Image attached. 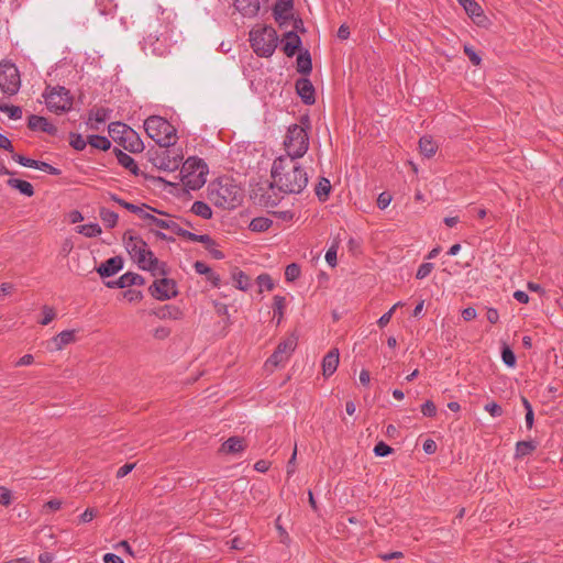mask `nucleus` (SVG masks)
Returning <instances> with one entry per match:
<instances>
[{"mask_svg":"<svg viewBox=\"0 0 563 563\" xmlns=\"http://www.w3.org/2000/svg\"><path fill=\"white\" fill-rule=\"evenodd\" d=\"M272 178L279 190L286 194H299L308 184L306 170L298 158L291 156H279L274 161Z\"/></svg>","mask_w":563,"mask_h":563,"instance_id":"1","label":"nucleus"},{"mask_svg":"<svg viewBox=\"0 0 563 563\" xmlns=\"http://www.w3.org/2000/svg\"><path fill=\"white\" fill-rule=\"evenodd\" d=\"M242 188L229 177H220L208 186V200L216 208L233 210L243 200Z\"/></svg>","mask_w":563,"mask_h":563,"instance_id":"2","label":"nucleus"},{"mask_svg":"<svg viewBox=\"0 0 563 563\" xmlns=\"http://www.w3.org/2000/svg\"><path fill=\"white\" fill-rule=\"evenodd\" d=\"M144 129L148 137L159 146L169 147L177 142V130L166 119L159 115L148 117L144 121Z\"/></svg>","mask_w":563,"mask_h":563,"instance_id":"3","label":"nucleus"},{"mask_svg":"<svg viewBox=\"0 0 563 563\" xmlns=\"http://www.w3.org/2000/svg\"><path fill=\"white\" fill-rule=\"evenodd\" d=\"M125 249L130 256L137 263L139 267L144 271L154 272L159 262L154 256L153 252L147 247V244L139 236L124 235Z\"/></svg>","mask_w":563,"mask_h":563,"instance_id":"4","label":"nucleus"},{"mask_svg":"<svg viewBox=\"0 0 563 563\" xmlns=\"http://www.w3.org/2000/svg\"><path fill=\"white\" fill-rule=\"evenodd\" d=\"M250 42L257 56L269 57L277 47L278 35L273 26H263L251 31Z\"/></svg>","mask_w":563,"mask_h":563,"instance_id":"5","label":"nucleus"},{"mask_svg":"<svg viewBox=\"0 0 563 563\" xmlns=\"http://www.w3.org/2000/svg\"><path fill=\"white\" fill-rule=\"evenodd\" d=\"M180 173L184 186L191 190H197L206 184L208 166L201 158L188 157L183 163Z\"/></svg>","mask_w":563,"mask_h":563,"instance_id":"6","label":"nucleus"},{"mask_svg":"<svg viewBox=\"0 0 563 563\" xmlns=\"http://www.w3.org/2000/svg\"><path fill=\"white\" fill-rule=\"evenodd\" d=\"M284 146L286 150L285 156L302 157L309 148L307 130L299 124L290 125L284 140Z\"/></svg>","mask_w":563,"mask_h":563,"instance_id":"7","label":"nucleus"},{"mask_svg":"<svg viewBox=\"0 0 563 563\" xmlns=\"http://www.w3.org/2000/svg\"><path fill=\"white\" fill-rule=\"evenodd\" d=\"M146 227L161 240L174 241L172 234L179 235L181 227L173 219H157L153 213H142Z\"/></svg>","mask_w":563,"mask_h":563,"instance_id":"8","label":"nucleus"},{"mask_svg":"<svg viewBox=\"0 0 563 563\" xmlns=\"http://www.w3.org/2000/svg\"><path fill=\"white\" fill-rule=\"evenodd\" d=\"M46 107L55 113L66 112L71 109L73 98L65 87H47L43 93Z\"/></svg>","mask_w":563,"mask_h":563,"instance_id":"9","label":"nucleus"},{"mask_svg":"<svg viewBox=\"0 0 563 563\" xmlns=\"http://www.w3.org/2000/svg\"><path fill=\"white\" fill-rule=\"evenodd\" d=\"M20 87L21 77L18 67L10 62L0 63V90L8 96H14Z\"/></svg>","mask_w":563,"mask_h":563,"instance_id":"10","label":"nucleus"},{"mask_svg":"<svg viewBox=\"0 0 563 563\" xmlns=\"http://www.w3.org/2000/svg\"><path fill=\"white\" fill-rule=\"evenodd\" d=\"M297 336L289 335L277 345L274 353L267 358L266 365L277 367L286 363L297 346Z\"/></svg>","mask_w":563,"mask_h":563,"instance_id":"11","label":"nucleus"},{"mask_svg":"<svg viewBox=\"0 0 563 563\" xmlns=\"http://www.w3.org/2000/svg\"><path fill=\"white\" fill-rule=\"evenodd\" d=\"M148 290L155 299L162 301L174 298L178 294L177 284L170 278L155 280Z\"/></svg>","mask_w":563,"mask_h":563,"instance_id":"12","label":"nucleus"},{"mask_svg":"<svg viewBox=\"0 0 563 563\" xmlns=\"http://www.w3.org/2000/svg\"><path fill=\"white\" fill-rule=\"evenodd\" d=\"M296 91L305 104H313L316 102L314 87L308 78H299L296 81Z\"/></svg>","mask_w":563,"mask_h":563,"instance_id":"13","label":"nucleus"},{"mask_svg":"<svg viewBox=\"0 0 563 563\" xmlns=\"http://www.w3.org/2000/svg\"><path fill=\"white\" fill-rule=\"evenodd\" d=\"M27 128L32 131H41L49 135L57 134V128L54 124H52L46 118L36 114L29 117Z\"/></svg>","mask_w":563,"mask_h":563,"instance_id":"14","label":"nucleus"},{"mask_svg":"<svg viewBox=\"0 0 563 563\" xmlns=\"http://www.w3.org/2000/svg\"><path fill=\"white\" fill-rule=\"evenodd\" d=\"M111 110L108 108L99 107L89 111L87 125L90 130L98 131L99 125L104 123L110 118Z\"/></svg>","mask_w":563,"mask_h":563,"instance_id":"15","label":"nucleus"},{"mask_svg":"<svg viewBox=\"0 0 563 563\" xmlns=\"http://www.w3.org/2000/svg\"><path fill=\"white\" fill-rule=\"evenodd\" d=\"M123 268V260L120 256H113L104 261L97 272L101 277H111Z\"/></svg>","mask_w":563,"mask_h":563,"instance_id":"16","label":"nucleus"},{"mask_svg":"<svg viewBox=\"0 0 563 563\" xmlns=\"http://www.w3.org/2000/svg\"><path fill=\"white\" fill-rule=\"evenodd\" d=\"M172 151L166 150L163 155L156 157L155 165L165 170H175L183 162V156L175 154L170 156Z\"/></svg>","mask_w":563,"mask_h":563,"instance_id":"17","label":"nucleus"},{"mask_svg":"<svg viewBox=\"0 0 563 563\" xmlns=\"http://www.w3.org/2000/svg\"><path fill=\"white\" fill-rule=\"evenodd\" d=\"M340 353L338 349L330 350L322 360V374L324 377L333 375L339 366Z\"/></svg>","mask_w":563,"mask_h":563,"instance_id":"18","label":"nucleus"},{"mask_svg":"<svg viewBox=\"0 0 563 563\" xmlns=\"http://www.w3.org/2000/svg\"><path fill=\"white\" fill-rule=\"evenodd\" d=\"M120 144L131 153H141L144 150L143 141L140 139L139 134L131 128Z\"/></svg>","mask_w":563,"mask_h":563,"instance_id":"19","label":"nucleus"},{"mask_svg":"<svg viewBox=\"0 0 563 563\" xmlns=\"http://www.w3.org/2000/svg\"><path fill=\"white\" fill-rule=\"evenodd\" d=\"M301 46V38L299 35L289 31L285 34V41L283 43V52L287 57H292Z\"/></svg>","mask_w":563,"mask_h":563,"instance_id":"20","label":"nucleus"},{"mask_svg":"<svg viewBox=\"0 0 563 563\" xmlns=\"http://www.w3.org/2000/svg\"><path fill=\"white\" fill-rule=\"evenodd\" d=\"M234 7L243 16L253 18L260 11V0H234Z\"/></svg>","mask_w":563,"mask_h":563,"instance_id":"21","label":"nucleus"},{"mask_svg":"<svg viewBox=\"0 0 563 563\" xmlns=\"http://www.w3.org/2000/svg\"><path fill=\"white\" fill-rule=\"evenodd\" d=\"M245 448L243 438L231 437L222 443L220 451L225 454H238L243 452Z\"/></svg>","mask_w":563,"mask_h":563,"instance_id":"22","label":"nucleus"},{"mask_svg":"<svg viewBox=\"0 0 563 563\" xmlns=\"http://www.w3.org/2000/svg\"><path fill=\"white\" fill-rule=\"evenodd\" d=\"M195 272L199 275H205L207 280L211 283L213 287H219L221 278L219 274L213 272L206 263L197 261L194 264Z\"/></svg>","mask_w":563,"mask_h":563,"instance_id":"23","label":"nucleus"},{"mask_svg":"<svg viewBox=\"0 0 563 563\" xmlns=\"http://www.w3.org/2000/svg\"><path fill=\"white\" fill-rule=\"evenodd\" d=\"M144 283L145 280L141 275L128 272L115 280V286L117 288H126L134 285L140 286L143 285Z\"/></svg>","mask_w":563,"mask_h":563,"instance_id":"24","label":"nucleus"},{"mask_svg":"<svg viewBox=\"0 0 563 563\" xmlns=\"http://www.w3.org/2000/svg\"><path fill=\"white\" fill-rule=\"evenodd\" d=\"M459 3L464 8L465 12L476 23H481V19L484 18L483 10L475 0H457Z\"/></svg>","mask_w":563,"mask_h":563,"instance_id":"25","label":"nucleus"},{"mask_svg":"<svg viewBox=\"0 0 563 563\" xmlns=\"http://www.w3.org/2000/svg\"><path fill=\"white\" fill-rule=\"evenodd\" d=\"M538 446V442L533 440L518 441L515 449V459L521 460L525 456L532 454Z\"/></svg>","mask_w":563,"mask_h":563,"instance_id":"26","label":"nucleus"},{"mask_svg":"<svg viewBox=\"0 0 563 563\" xmlns=\"http://www.w3.org/2000/svg\"><path fill=\"white\" fill-rule=\"evenodd\" d=\"M438 147L437 142L431 136L424 135L419 140L420 153L427 158L432 157L437 153Z\"/></svg>","mask_w":563,"mask_h":563,"instance_id":"27","label":"nucleus"},{"mask_svg":"<svg viewBox=\"0 0 563 563\" xmlns=\"http://www.w3.org/2000/svg\"><path fill=\"white\" fill-rule=\"evenodd\" d=\"M75 341V330H64L52 339L54 349L60 351L64 346Z\"/></svg>","mask_w":563,"mask_h":563,"instance_id":"28","label":"nucleus"},{"mask_svg":"<svg viewBox=\"0 0 563 563\" xmlns=\"http://www.w3.org/2000/svg\"><path fill=\"white\" fill-rule=\"evenodd\" d=\"M117 159L122 167L129 169L133 175H140V169L136 162L129 154L118 150Z\"/></svg>","mask_w":563,"mask_h":563,"instance_id":"29","label":"nucleus"},{"mask_svg":"<svg viewBox=\"0 0 563 563\" xmlns=\"http://www.w3.org/2000/svg\"><path fill=\"white\" fill-rule=\"evenodd\" d=\"M130 130V126L122 122H112L108 126L109 135L115 141V142H122L123 137Z\"/></svg>","mask_w":563,"mask_h":563,"instance_id":"30","label":"nucleus"},{"mask_svg":"<svg viewBox=\"0 0 563 563\" xmlns=\"http://www.w3.org/2000/svg\"><path fill=\"white\" fill-rule=\"evenodd\" d=\"M7 184L9 187L19 190L22 195L27 197H31L34 194L32 184L26 180L10 178L8 179Z\"/></svg>","mask_w":563,"mask_h":563,"instance_id":"31","label":"nucleus"},{"mask_svg":"<svg viewBox=\"0 0 563 563\" xmlns=\"http://www.w3.org/2000/svg\"><path fill=\"white\" fill-rule=\"evenodd\" d=\"M155 314L161 319L172 320H179L183 317L181 310L178 307L172 305H166L165 307L157 310Z\"/></svg>","mask_w":563,"mask_h":563,"instance_id":"32","label":"nucleus"},{"mask_svg":"<svg viewBox=\"0 0 563 563\" xmlns=\"http://www.w3.org/2000/svg\"><path fill=\"white\" fill-rule=\"evenodd\" d=\"M291 9L292 0H277L273 9L275 19H287Z\"/></svg>","mask_w":563,"mask_h":563,"instance_id":"33","label":"nucleus"},{"mask_svg":"<svg viewBox=\"0 0 563 563\" xmlns=\"http://www.w3.org/2000/svg\"><path fill=\"white\" fill-rule=\"evenodd\" d=\"M297 70L300 74L308 75L312 70L311 57L308 51L297 57Z\"/></svg>","mask_w":563,"mask_h":563,"instance_id":"34","label":"nucleus"},{"mask_svg":"<svg viewBox=\"0 0 563 563\" xmlns=\"http://www.w3.org/2000/svg\"><path fill=\"white\" fill-rule=\"evenodd\" d=\"M286 307V298L284 296L276 295L273 298V311L276 323L279 324L284 318V309Z\"/></svg>","mask_w":563,"mask_h":563,"instance_id":"35","label":"nucleus"},{"mask_svg":"<svg viewBox=\"0 0 563 563\" xmlns=\"http://www.w3.org/2000/svg\"><path fill=\"white\" fill-rule=\"evenodd\" d=\"M273 224V221L266 217H257L254 218L250 222V230L253 232H264L267 231Z\"/></svg>","mask_w":563,"mask_h":563,"instance_id":"36","label":"nucleus"},{"mask_svg":"<svg viewBox=\"0 0 563 563\" xmlns=\"http://www.w3.org/2000/svg\"><path fill=\"white\" fill-rule=\"evenodd\" d=\"M76 231L79 234H82L87 238H95L101 234L102 230L98 223H88L81 224L76 228Z\"/></svg>","mask_w":563,"mask_h":563,"instance_id":"37","label":"nucleus"},{"mask_svg":"<svg viewBox=\"0 0 563 563\" xmlns=\"http://www.w3.org/2000/svg\"><path fill=\"white\" fill-rule=\"evenodd\" d=\"M88 144L93 148L108 151L111 146V142L102 135H90L88 136Z\"/></svg>","mask_w":563,"mask_h":563,"instance_id":"38","label":"nucleus"},{"mask_svg":"<svg viewBox=\"0 0 563 563\" xmlns=\"http://www.w3.org/2000/svg\"><path fill=\"white\" fill-rule=\"evenodd\" d=\"M235 287L242 291H246L251 286L250 277L242 271L233 273Z\"/></svg>","mask_w":563,"mask_h":563,"instance_id":"39","label":"nucleus"},{"mask_svg":"<svg viewBox=\"0 0 563 563\" xmlns=\"http://www.w3.org/2000/svg\"><path fill=\"white\" fill-rule=\"evenodd\" d=\"M331 191L330 180L327 178H321L316 187V195L319 200H325Z\"/></svg>","mask_w":563,"mask_h":563,"instance_id":"40","label":"nucleus"},{"mask_svg":"<svg viewBox=\"0 0 563 563\" xmlns=\"http://www.w3.org/2000/svg\"><path fill=\"white\" fill-rule=\"evenodd\" d=\"M0 111L5 113L11 120H19L22 118V109L13 104H0Z\"/></svg>","mask_w":563,"mask_h":563,"instance_id":"41","label":"nucleus"},{"mask_svg":"<svg viewBox=\"0 0 563 563\" xmlns=\"http://www.w3.org/2000/svg\"><path fill=\"white\" fill-rule=\"evenodd\" d=\"M521 401H522V405H523V407L526 409V417H525L526 427H527L528 430H530V429H532L533 423H534L533 409H532V406H531L530 401L526 397H522Z\"/></svg>","mask_w":563,"mask_h":563,"instance_id":"42","label":"nucleus"},{"mask_svg":"<svg viewBox=\"0 0 563 563\" xmlns=\"http://www.w3.org/2000/svg\"><path fill=\"white\" fill-rule=\"evenodd\" d=\"M501 360L508 367L516 366V355L507 344L501 347Z\"/></svg>","mask_w":563,"mask_h":563,"instance_id":"43","label":"nucleus"},{"mask_svg":"<svg viewBox=\"0 0 563 563\" xmlns=\"http://www.w3.org/2000/svg\"><path fill=\"white\" fill-rule=\"evenodd\" d=\"M301 269L300 266L296 263H291L286 266L285 269V278L287 282H295L300 277Z\"/></svg>","mask_w":563,"mask_h":563,"instance_id":"44","label":"nucleus"},{"mask_svg":"<svg viewBox=\"0 0 563 563\" xmlns=\"http://www.w3.org/2000/svg\"><path fill=\"white\" fill-rule=\"evenodd\" d=\"M69 143L76 151H82L86 148L88 140L86 141L81 134L70 133Z\"/></svg>","mask_w":563,"mask_h":563,"instance_id":"45","label":"nucleus"},{"mask_svg":"<svg viewBox=\"0 0 563 563\" xmlns=\"http://www.w3.org/2000/svg\"><path fill=\"white\" fill-rule=\"evenodd\" d=\"M256 282H257L261 290H263V289L273 290V288L275 286L272 277L268 274L258 275L256 278Z\"/></svg>","mask_w":563,"mask_h":563,"instance_id":"46","label":"nucleus"},{"mask_svg":"<svg viewBox=\"0 0 563 563\" xmlns=\"http://www.w3.org/2000/svg\"><path fill=\"white\" fill-rule=\"evenodd\" d=\"M401 305H402V303H401L400 301H399V302H396V303H395V305H394V306H393V307H391L387 312H385V313H384V314H383V316L377 320V324H378V327H379V328H385V327L389 323V321H390V319H391L393 313L395 312V310H396L399 306H401Z\"/></svg>","mask_w":563,"mask_h":563,"instance_id":"47","label":"nucleus"},{"mask_svg":"<svg viewBox=\"0 0 563 563\" xmlns=\"http://www.w3.org/2000/svg\"><path fill=\"white\" fill-rule=\"evenodd\" d=\"M12 159L24 167L34 168V166H37L36 159L27 158L21 154L12 153Z\"/></svg>","mask_w":563,"mask_h":563,"instance_id":"48","label":"nucleus"},{"mask_svg":"<svg viewBox=\"0 0 563 563\" xmlns=\"http://www.w3.org/2000/svg\"><path fill=\"white\" fill-rule=\"evenodd\" d=\"M273 187L268 188L260 198V202L265 207H274L277 205V197L272 198Z\"/></svg>","mask_w":563,"mask_h":563,"instance_id":"49","label":"nucleus"},{"mask_svg":"<svg viewBox=\"0 0 563 563\" xmlns=\"http://www.w3.org/2000/svg\"><path fill=\"white\" fill-rule=\"evenodd\" d=\"M393 449L383 441H379L374 448V454L379 457L389 455Z\"/></svg>","mask_w":563,"mask_h":563,"instance_id":"50","label":"nucleus"},{"mask_svg":"<svg viewBox=\"0 0 563 563\" xmlns=\"http://www.w3.org/2000/svg\"><path fill=\"white\" fill-rule=\"evenodd\" d=\"M484 409L494 418L500 417L504 413L501 406L495 401L486 404Z\"/></svg>","mask_w":563,"mask_h":563,"instance_id":"51","label":"nucleus"},{"mask_svg":"<svg viewBox=\"0 0 563 563\" xmlns=\"http://www.w3.org/2000/svg\"><path fill=\"white\" fill-rule=\"evenodd\" d=\"M433 264L432 263H423L421 264L418 269H417V273H416V278L417 279H424L426 277H428L432 269H433Z\"/></svg>","mask_w":563,"mask_h":563,"instance_id":"52","label":"nucleus"},{"mask_svg":"<svg viewBox=\"0 0 563 563\" xmlns=\"http://www.w3.org/2000/svg\"><path fill=\"white\" fill-rule=\"evenodd\" d=\"M42 311H43V319L40 321V323L42 325H47L54 320V318L56 316L55 310L52 307L44 306L42 308Z\"/></svg>","mask_w":563,"mask_h":563,"instance_id":"53","label":"nucleus"},{"mask_svg":"<svg viewBox=\"0 0 563 563\" xmlns=\"http://www.w3.org/2000/svg\"><path fill=\"white\" fill-rule=\"evenodd\" d=\"M35 169H40L42 172H45L49 175L57 176L60 174V170L54 166H52L48 163L37 161V166H34Z\"/></svg>","mask_w":563,"mask_h":563,"instance_id":"54","label":"nucleus"},{"mask_svg":"<svg viewBox=\"0 0 563 563\" xmlns=\"http://www.w3.org/2000/svg\"><path fill=\"white\" fill-rule=\"evenodd\" d=\"M464 53L473 65L478 66L481 64L482 58L472 46L464 45Z\"/></svg>","mask_w":563,"mask_h":563,"instance_id":"55","label":"nucleus"},{"mask_svg":"<svg viewBox=\"0 0 563 563\" xmlns=\"http://www.w3.org/2000/svg\"><path fill=\"white\" fill-rule=\"evenodd\" d=\"M421 412L424 417H434L437 407L432 400H427L421 405Z\"/></svg>","mask_w":563,"mask_h":563,"instance_id":"56","label":"nucleus"},{"mask_svg":"<svg viewBox=\"0 0 563 563\" xmlns=\"http://www.w3.org/2000/svg\"><path fill=\"white\" fill-rule=\"evenodd\" d=\"M102 221L107 228L112 229L117 225L119 220V213H101Z\"/></svg>","mask_w":563,"mask_h":563,"instance_id":"57","label":"nucleus"},{"mask_svg":"<svg viewBox=\"0 0 563 563\" xmlns=\"http://www.w3.org/2000/svg\"><path fill=\"white\" fill-rule=\"evenodd\" d=\"M12 503V493L4 486H0V505L9 506Z\"/></svg>","mask_w":563,"mask_h":563,"instance_id":"58","label":"nucleus"},{"mask_svg":"<svg viewBox=\"0 0 563 563\" xmlns=\"http://www.w3.org/2000/svg\"><path fill=\"white\" fill-rule=\"evenodd\" d=\"M112 200L118 203L119 207L126 209L128 211H143V209L136 205L126 202L122 199H119L112 196Z\"/></svg>","mask_w":563,"mask_h":563,"instance_id":"59","label":"nucleus"},{"mask_svg":"<svg viewBox=\"0 0 563 563\" xmlns=\"http://www.w3.org/2000/svg\"><path fill=\"white\" fill-rule=\"evenodd\" d=\"M391 201V195L387 191H384L382 194H379L378 198H377V207L379 209H386L389 203Z\"/></svg>","mask_w":563,"mask_h":563,"instance_id":"60","label":"nucleus"},{"mask_svg":"<svg viewBox=\"0 0 563 563\" xmlns=\"http://www.w3.org/2000/svg\"><path fill=\"white\" fill-rule=\"evenodd\" d=\"M207 251H208V252H209V254H210L213 258H216V260H223V258L225 257V256H224V253H223L222 251H220V250H218V249H217V243H216V241H213V244H212V245L210 244V245L207 247Z\"/></svg>","mask_w":563,"mask_h":563,"instance_id":"61","label":"nucleus"},{"mask_svg":"<svg viewBox=\"0 0 563 563\" xmlns=\"http://www.w3.org/2000/svg\"><path fill=\"white\" fill-rule=\"evenodd\" d=\"M134 466H135L134 463H126V464L122 465L117 471V477L118 478H123L124 476H126L129 473H131L133 471Z\"/></svg>","mask_w":563,"mask_h":563,"instance_id":"62","label":"nucleus"},{"mask_svg":"<svg viewBox=\"0 0 563 563\" xmlns=\"http://www.w3.org/2000/svg\"><path fill=\"white\" fill-rule=\"evenodd\" d=\"M97 515L96 509L93 508H87L81 515H80V522H90Z\"/></svg>","mask_w":563,"mask_h":563,"instance_id":"63","label":"nucleus"},{"mask_svg":"<svg viewBox=\"0 0 563 563\" xmlns=\"http://www.w3.org/2000/svg\"><path fill=\"white\" fill-rule=\"evenodd\" d=\"M103 562L104 563H124L123 560L114 554V553H107L103 555Z\"/></svg>","mask_w":563,"mask_h":563,"instance_id":"64","label":"nucleus"}]
</instances>
